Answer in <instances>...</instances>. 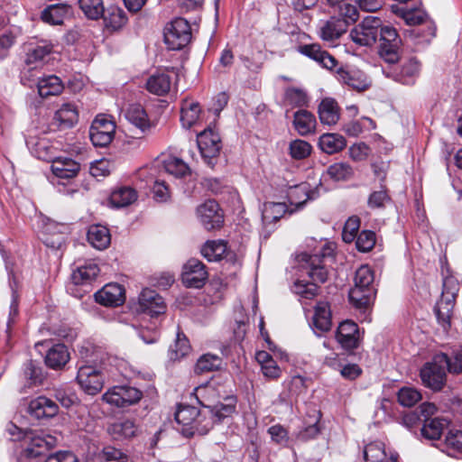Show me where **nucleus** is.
<instances>
[{
    "label": "nucleus",
    "instance_id": "473e14b6",
    "mask_svg": "<svg viewBox=\"0 0 462 462\" xmlns=\"http://www.w3.org/2000/svg\"><path fill=\"white\" fill-rule=\"evenodd\" d=\"M423 425L420 432L423 438L427 439H439L445 429L449 425V421L445 418L435 417L422 421Z\"/></svg>",
    "mask_w": 462,
    "mask_h": 462
},
{
    "label": "nucleus",
    "instance_id": "0e129e2a",
    "mask_svg": "<svg viewBox=\"0 0 462 462\" xmlns=\"http://www.w3.org/2000/svg\"><path fill=\"white\" fill-rule=\"evenodd\" d=\"M190 349L188 338L182 333L177 334V339L174 346H171V350L174 353L175 358H180L186 356Z\"/></svg>",
    "mask_w": 462,
    "mask_h": 462
},
{
    "label": "nucleus",
    "instance_id": "603ef678",
    "mask_svg": "<svg viewBox=\"0 0 462 462\" xmlns=\"http://www.w3.org/2000/svg\"><path fill=\"white\" fill-rule=\"evenodd\" d=\"M311 145L300 139H296L290 143L289 153L294 160H303L311 152Z\"/></svg>",
    "mask_w": 462,
    "mask_h": 462
},
{
    "label": "nucleus",
    "instance_id": "de8ad7c7",
    "mask_svg": "<svg viewBox=\"0 0 462 462\" xmlns=\"http://www.w3.org/2000/svg\"><path fill=\"white\" fill-rule=\"evenodd\" d=\"M387 457L384 444L380 441L371 442L365 447L364 458L365 462H382Z\"/></svg>",
    "mask_w": 462,
    "mask_h": 462
},
{
    "label": "nucleus",
    "instance_id": "864d4df0",
    "mask_svg": "<svg viewBox=\"0 0 462 462\" xmlns=\"http://www.w3.org/2000/svg\"><path fill=\"white\" fill-rule=\"evenodd\" d=\"M398 402L404 407H411L415 405L420 399V393L412 387H402L399 390Z\"/></svg>",
    "mask_w": 462,
    "mask_h": 462
},
{
    "label": "nucleus",
    "instance_id": "6e6552de",
    "mask_svg": "<svg viewBox=\"0 0 462 462\" xmlns=\"http://www.w3.org/2000/svg\"><path fill=\"white\" fill-rule=\"evenodd\" d=\"M196 217L204 228L220 229L224 226V211L214 199H207L196 208Z\"/></svg>",
    "mask_w": 462,
    "mask_h": 462
},
{
    "label": "nucleus",
    "instance_id": "9d476101",
    "mask_svg": "<svg viewBox=\"0 0 462 462\" xmlns=\"http://www.w3.org/2000/svg\"><path fill=\"white\" fill-rule=\"evenodd\" d=\"M142 397V392L135 387L117 385L106 391L102 399L111 405L123 408L135 404Z\"/></svg>",
    "mask_w": 462,
    "mask_h": 462
},
{
    "label": "nucleus",
    "instance_id": "f8f14e48",
    "mask_svg": "<svg viewBox=\"0 0 462 462\" xmlns=\"http://www.w3.org/2000/svg\"><path fill=\"white\" fill-rule=\"evenodd\" d=\"M77 382L80 388L89 395L98 393L104 385V376L92 365H82L79 368Z\"/></svg>",
    "mask_w": 462,
    "mask_h": 462
},
{
    "label": "nucleus",
    "instance_id": "4d7b16f0",
    "mask_svg": "<svg viewBox=\"0 0 462 462\" xmlns=\"http://www.w3.org/2000/svg\"><path fill=\"white\" fill-rule=\"evenodd\" d=\"M285 99L290 105L299 107L307 106L309 102L307 93L298 88H289L286 89Z\"/></svg>",
    "mask_w": 462,
    "mask_h": 462
},
{
    "label": "nucleus",
    "instance_id": "7c9ffc66",
    "mask_svg": "<svg viewBox=\"0 0 462 462\" xmlns=\"http://www.w3.org/2000/svg\"><path fill=\"white\" fill-rule=\"evenodd\" d=\"M319 147L327 154L341 152L346 146L345 137L339 134H323L319 138Z\"/></svg>",
    "mask_w": 462,
    "mask_h": 462
},
{
    "label": "nucleus",
    "instance_id": "aec40b11",
    "mask_svg": "<svg viewBox=\"0 0 462 462\" xmlns=\"http://www.w3.org/2000/svg\"><path fill=\"white\" fill-rule=\"evenodd\" d=\"M347 30V23L337 17H331L322 22L319 26V36L323 41L333 42Z\"/></svg>",
    "mask_w": 462,
    "mask_h": 462
},
{
    "label": "nucleus",
    "instance_id": "f3484780",
    "mask_svg": "<svg viewBox=\"0 0 462 462\" xmlns=\"http://www.w3.org/2000/svg\"><path fill=\"white\" fill-rule=\"evenodd\" d=\"M336 338L345 349L356 348L359 342V329L352 320L341 322L337 328Z\"/></svg>",
    "mask_w": 462,
    "mask_h": 462
},
{
    "label": "nucleus",
    "instance_id": "39448f33",
    "mask_svg": "<svg viewBox=\"0 0 462 462\" xmlns=\"http://www.w3.org/2000/svg\"><path fill=\"white\" fill-rule=\"evenodd\" d=\"M191 40V29L184 18H175L164 29V42L171 50H180Z\"/></svg>",
    "mask_w": 462,
    "mask_h": 462
},
{
    "label": "nucleus",
    "instance_id": "052dcab7",
    "mask_svg": "<svg viewBox=\"0 0 462 462\" xmlns=\"http://www.w3.org/2000/svg\"><path fill=\"white\" fill-rule=\"evenodd\" d=\"M88 244L97 249L104 250L111 243L110 233H86Z\"/></svg>",
    "mask_w": 462,
    "mask_h": 462
},
{
    "label": "nucleus",
    "instance_id": "f704fd0d",
    "mask_svg": "<svg viewBox=\"0 0 462 462\" xmlns=\"http://www.w3.org/2000/svg\"><path fill=\"white\" fill-rule=\"evenodd\" d=\"M199 104L193 100L186 99L182 102L180 109V122L185 128H190L199 119L200 116Z\"/></svg>",
    "mask_w": 462,
    "mask_h": 462
},
{
    "label": "nucleus",
    "instance_id": "bb28decb",
    "mask_svg": "<svg viewBox=\"0 0 462 462\" xmlns=\"http://www.w3.org/2000/svg\"><path fill=\"white\" fill-rule=\"evenodd\" d=\"M171 87V76L170 71H162L152 74L146 82V89L154 95L163 96L167 94Z\"/></svg>",
    "mask_w": 462,
    "mask_h": 462
},
{
    "label": "nucleus",
    "instance_id": "2f4dec72",
    "mask_svg": "<svg viewBox=\"0 0 462 462\" xmlns=\"http://www.w3.org/2000/svg\"><path fill=\"white\" fill-rule=\"evenodd\" d=\"M236 400L234 396L225 398L224 402H218L213 406H209L206 410V415L209 414L210 419L215 421H222L226 418H229L236 411Z\"/></svg>",
    "mask_w": 462,
    "mask_h": 462
},
{
    "label": "nucleus",
    "instance_id": "680f3d73",
    "mask_svg": "<svg viewBox=\"0 0 462 462\" xmlns=\"http://www.w3.org/2000/svg\"><path fill=\"white\" fill-rule=\"evenodd\" d=\"M342 19L347 23V26L349 23H355L358 18V11L356 7L349 3H343L336 11Z\"/></svg>",
    "mask_w": 462,
    "mask_h": 462
},
{
    "label": "nucleus",
    "instance_id": "e2e57ef3",
    "mask_svg": "<svg viewBox=\"0 0 462 462\" xmlns=\"http://www.w3.org/2000/svg\"><path fill=\"white\" fill-rule=\"evenodd\" d=\"M375 242V233H358L356 245L358 251L368 252L374 246Z\"/></svg>",
    "mask_w": 462,
    "mask_h": 462
},
{
    "label": "nucleus",
    "instance_id": "8fccbe9b",
    "mask_svg": "<svg viewBox=\"0 0 462 462\" xmlns=\"http://www.w3.org/2000/svg\"><path fill=\"white\" fill-rule=\"evenodd\" d=\"M444 448L449 456H455L456 453L462 452V431L451 430L448 432Z\"/></svg>",
    "mask_w": 462,
    "mask_h": 462
},
{
    "label": "nucleus",
    "instance_id": "774afa93",
    "mask_svg": "<svg viewBox=\"0 0 462 462\" xmlns=\"http://www.w3.org/2000/svg\"><path fill=\"white\" fill-rule=\"evenodd\" d=\"M103 461L104 462H126L127 457L120 449L106 447L103 450Z\"/></svg>",
    "mask_w": 462,
    "mask_h": 462
},
{
    "label": "nucleus",
    "instance_id": "c03bdc74",
    "mask_svg": "<svg viewBox=\"0 0 462 462\" xmlns=\"http://www.w3.org/2000/svg\"><path fill=\"white\" fill-rule=\"evenodd\" d=\"M226 251V244L223 240L208 241L201 248L202 255L209 262L218 261Z\"/></svg>",
    "mask_w": 462,
    "mask_h": 462
},
{
    "label": "nucleus",
    "instance_id": "e433bc0d",
    "mask_svg": "<svg viewBox=\"0 0 462 462\" xmlns=\"http://www.w3.org/2000/svg\"><path fill=\"white\" fill-rule=\"evenodd\" d=\"M38 93L42 97L56 96L61 93L63 86L60 78L54 75L42 78L37 82Z\"/></svg>",
    "mask_w": 462,
    "mask_h": 462
},
{
    "label": "nucleus",
    "instance_id": "79ce46f5",
    "mask_svg": "<svg viewBox=\"0 0 462 462\" xmlns=\"http://www.w3.org/2000/svg\"><path fill=\"white\" fill-rule=\"evenodd\" d=\"M287 211L284 203L267 202L264 203L262 218L265 224H271L282 218Z\"/></svg>",
    "mask_w": 462,
    "mask_h": 462
},
{
    "label": "nucleus",
    "instance_id": "49530a36",
    "mask_svg": "<svg viewBox=\"0 0 462 462\" xmlns=\"http://www.w3.org/2000/svg\"><path fill=\"white\" fill-rule=\"evenodd\" d=\"M79 5L83 14L91 20L101 18L104 14L103 0H79Z\"/></svg>",
    "mask_w": 462,
    "mask_h": 462
},
{
    "label": "nucleus",
    "instance_id": "58836bf2",
    "mask_svg": "<svg viewBox=\"0 0 462 462\" xmlns=\"http://www.w3.org/2000/svg\"><path fill=\"white\" fill-rule=\"evenodd\" d=\"M420 63L413 59L405 62L399 74L393 76V79L403 85H412L415 82V78L420 72Z\"/></svg>",
    "mask_w": 462,
    "mask_h": 462
},
{
    "label": "nucleus",
    "instance_id": "ea45409f",
    "mask_svg": "<svg viewBox=\"0 0 462 462\" xmlns=\"http://www.w3.org/2000/svg\"><path fill=\"white\" fill-rule=\"evenodd\" d=\"M193 395L198 402L207 410L210 406V402L218 397L219 394L216 393L214 382H208L196 387Z\"/></svg>",
    "mask_w": 462,
    "mask_h": 462
},
{
    "label": "nucleus",
    "instance_id": "37998d69",
    "mask_svg": "<svg viewBox=\"0 0 462 462\" xmlns=\"http://www.w3.org/2000/svg\"><path fill=\"white\" fill-rule=\"evenodd\" d=\"M137 426L134 421L129 419L114 422L109 427V432L116 438H131L135 435Z\"/></svg>",
    "mask_w": 462,
    "mask_h": 462
},
{
    "label": "nucleus",
    "instance_id": "c756f323",
    "mask_svg": "<svg viewBox=\"0 0 462 462\" xmlns=\"http://www.w3.org/2000/svg\"><path fill=\"white\" fill-rule=\"evenodd\" d=\"M69 360V353L64 344H56L49 348L45 363L47 366L52 369L62 368Z\"/></svg>",
    "mask_w": 462,
    "mask_h": 462
},
{
    "label": "nucleus",
    "instance_id": "4468645a",
    "mask_svg": "<svg viewBox=\"0 0 462 462\" xmlns=\"http://www.w3.org/2000/svg\"><path fill=\"white\" fill-rule=\"evenodd\" d=\"M116 125L106 117H97L89 129V137L95 146L105 147L114 139Z\"/></svg>",
    "mask_w": 462,
    "mask_h": 462
},
{
    "label": "nucleus",
    "instance_id": "0eeeda50",
    "mask_svg": "<svg viewBox=\"0 0 462 462\" xmlns=\"http://www.w3.org/2000/svg\"><path fill=\"white\" fill-rule=\"evenodd\" d=\"M197 143L204 162L213 167L222 148L219 134L208 127L198 134Z\"/></svg>",
    "mask_w": 462,
    "mask_h": 462
},
{
    "label": "nucleus",
    "instance_id": "5701e85b",
    "mask_svg": "<svg viewBox=\"0 0 462 462\" xmlns=\"http://www.w3.org/2000/svg\"><path fill=\"white\" fill-rule=\"evenodd\" d=\"M293 126L301 136H306L315 132L317 121L315 116L305 109H300L293 115Z\"/></svg>",
    "mask_w": 462,
    "mask_h": 462
},
{
    "label": "nucleus",
    "instance_id": "b1692460",
    "mask_svg": "<svg viewBox=\"0 0 462 462\" xmlns=\"http://www.w3.org/2000/svg\"><path fill=\"white\" fill-rule=\"evenodd\" d=\"M100 273L98 265L93 261H87L77 265L71 274L75 284H88L94 281Z\"/></svg>",
    "mask_w": 462,
    "mask_h": 462
},
{
    "label": "nucleus",
    "instance_id": "338daca9",
    "mask_svg": "<svg viewBox=\"0 0 462 462\" xmlns=\"http://www.w3.org/2000/svg\"><path fill=\"white\" fill-rule=\"evenodd\" d=\"M380 42L385 43H401V39L397 33V31L390 25L380 26Z\"/></svg>",
    "mask_w": 462,
    "mask_h": 462
},
{
    "label": "nucleus",
    "instance_id": "20e7f679",
    "mask_svg": "<svg viewBox=\"0 0 462 462\" xmlns=\"http://www.w3.org/2000/svg\"><path fill=\"white\" fill-rule=\"evenodd\" d=\"M447 354L440 353L436 355L431 362L422 366L420 375L424 386L433 391H440L443 388L447 380Z\"/></svg>",
    "mask_w": 462,
    "mask_h": 462
},
{
    "label": "nucleus",
    "instance_id": "a211bd4d",
    "mask_svg": "<svg viewBox=\"0 0 462 462\" xmlns=\"http://www.w3.org/2000/svg\"><path fill=\"white\" fill-rule=\"evenodd\" d=\"M299 51L328 69H332L337 65L336 59L317 43L301 45Z\"/></svg>",
    "mask_w": 462,
    "mask_h": 462
},
{
    "label": "nucleus",
    "instance_id": "9b49d317",
    "mask_svg": "<svg viewBox=\"0 0 462 462\" xmlns=\"http://www.w3.org/2000/svg\"><path fill=\"white\" fill-rule=\"evenodd\" d=\"M133 310L138 313L157 316L165 312L166 305L161 295L151 289H143L133 304Z\"/></svg>",
    "mask_w": 462,
    "mask_h": 462
},
{
    "label": "nucleus",
    "instance_id": "6ab92c4d",
    "mask_svg": "<svg viewBox=\"0 0 462 462\" xmlns=\"http://www.w3.org/2000/svg\"><path fill=\"white\" fill-rule=\"evenodd\" d=\"M28 410L35 418L42 419L54 417L59 411V407L54 401L39 396L30 402Z\"/></svg>",
    "mask_w": 462,
    "mask_h": 462
},
{
    "label": "nucleus",
    "instance_id": "4be33fe9",
    "mask_svg": "<svg viewBox=\"0 0 462 462\" xmlns=\"http://www.w3.org/2000/svg\"><path fill=\"white\" fill-rule=\"evenodd\" d=\"M24 440L28 441L25 452L32 457L44 455L52 447L53 442V439L50 436L46 439L32 432L26 433Z\"/></svg>",
    "mask_w": 462,
    "mask_h": 462
},
{
    "label": "nucleus",
    "instance_id": "bf43d9fd",
    "mask_svg": "<svg viewBox=\"0 0 462 462\" xmlns=\"http://www.w3.org/2000/svg\"><path fill=\"white\" fill-rule=\"evenodd\" d=\"M368 124L372 128H374V123L372 119L368 117H362L361 120L351 121L347 124H345L343 126V131L349 136H358L364 130V128L367 127L365 124Z\"/></svg>",
    "mask_w": 462,
    "mask_h": 462
},
{
    "label": "nucleus",
    "instance_id": "09e8293b",
    "mask_svg": "<svg viewBox=\"0 0 462 462\" xmlns=\"http://www.w3.org/2000/svg\"><path fill=\"white\" fill-rule=\"evenodd\" d=\"M222 365L221 358L217 355L205 354L197 361L195 370L197 373H206L217 370Z\"/></svg>",
    "mask_w": 462,
    "mask_h": 462
},
{
    "label": "nucleus",
    "instance_id": "6e6d98bb",
    "mask_svg": "<svg viewBox=\"0 0 462 462\" xmlns=\"http://www.w3.org/2000/svg\"><path fill=\"white\" fill-rule=\"evenodd\" d=\"M309 187L307 184H300L290 189L288 198L291 204L301 207L310 199Z\"/></svg>",
    "mask_w": 462,
    "mask_h": 462
},
{
    "label": "nucleus",
    "instance_id": "72a5a7b5",
    "mask_svg": "<svg viewBox=\"0 0 462 462\" xmlns=\"http://www.w3.org/2000/svg\"><path fill=\"white\" fill-rule=\"evenodd\" d=\"M125 118L141 133H144L150 128L151 125L147 114L141 105H131L125 112Z\"/></svg>",
    "mask_w": 462,
    "mask_h": 462
},
{
    "label": "nucleus",
    "instance_id": "c9c22d12",
    "mask_svg": "<svg viewBox=\"0 0 462 462\" xmlns=\"http://www.w3.org/2000/svg\"><path fill=\"white\" fill-rule=\"evenodd\" d=\"M137 199L136 191L130 187H121L114 190L109 198V202L113 208H125L131 205Z\"/></svg>",
    "mask_w": 462,
    "mask_h": 462
},
{
    "label": "nucleus",
    "instance_id": "ddd939ff",
    "mask_svg": "<svg viewBox=\"0 0 462 462\" xmlns=\"http://www.w3.org/2000/svg\"><path fill=\"white\" fill-rule=\"evenodd\" d=\"M208 277L206 265L198 259L188 260L182 267L181 280L186 287L201 288Z\"/></svg>",
    "mask_w": 462,
    "mask_h": 462
},
{
    "label": "nucleus",
    "instance_id": "a18cd8bd",
    "mask_svg": "<svg viewBox=\"0 0 462 462\" xmlns=\"http://www.w3.org/2000/svg\"><path fill=\"white\" fill-rule=\"evenodd\" d=\"M165 171L176 178H182L189 173V167L187 163L177 157L170 156L163 162Z\"/></svg>",
    "mask_w": 462,
    "mask_h": 462
},
{
    "label": "nucleus",
    "instance_id": "13d9d810",
    "mask_svg": "<svg viewBox=\"0 0 462 462\" xmlns=\"http://www.w3.org/2000/svg\"><path fill=\"white\" fill-rule=\"evenodd\" d=\"M404 19L409 25H417L424 23L428 15L422 10L419 9H401L395 11Z\"/></svg>",
    "mask_w": 462,
    "mask_h": 462
},
{
    "label": "nucleus",
    "instance_id": "3c124183",
    "mask_svg": "<svg viewBox=\"0 0 462 462\" xmlns=\"http://www.w3.org/2000/svg\"><path fill=\"white\" fill-rule=\"evenodd\" d=\"M328 175L334 180H346L354 175L352 167L346 162H337L327 170Z\"/></svg>",
    "mask_w": 462,
    "mask_h": 462
},
{
    "label": "nucleus",
    "instance_id": "dca6fc26",
    "mask_svg": "<svg viewBox=\"0 0 462 462\" xmlns=\"http://www.w3.org/2000/svg\"><path fill=\"white\" fill-rule=\"evenodd\" d=\"M97 303L106 307H116L125 302V289L118 283L106 284L94 294Z\"/></svg>",
    "mask_w": 462,
    "mask_h": 462
},
{
    "label": "nucleus",
    "instance_id": "1a4fd4ad",
    "mask_svg": "<svg viewBox=\"0 0 462 462\" xmlns=\"http://www.w3.org/2000/svg\"><path fill=\"white\" fill-rule=\"evenodd\" d=\"M175 420L179 424L189 427L199 433L208 432L212 426L209 421L202 423L206 420V410L201 411L191 405L180 406L175 413Z\"/></svg>",
    "mask_w": 462,
    "mask_h": 462
},
{
    "label": "nucleus",
    "instance_id": "4c0bfd02",
    "mask_svg": "<svg viewBox=\"0 0 462 462\" xmlns=\"http://www.w3.org/2000/svg\"><path fill=\"white\" fill-rule=\"evenodd\" d=\"M69 11V6L64 4L51 5L42 13L43 22L50 24H61Z\"/></svg>",
    "mask_w": 462,
    "mask_h": 462
},
{
    "label": "nucleus",
    "instance_id": "a19ab883",
    "mask_svg": "<svg viewBox=\"0 0 462 462\" xmlns=\"http://www.w3.org/2000/svg\"><path fill=\"white\" fill-rule=\"evenodd\" d=\"M78 110L73 104H63L55 113V119L64 127H71L78 122Z\"/></svg>",
    "mask_w": 462,
    "mask_h": 462
},
{
    "label": "nucleus",
    "instance_id": "412c9836",
    "mask_svg": "<svg viewBox=\"0 0 462 462\" xmlns=\"http://www.w3.org/2000/svg\"><path fill=\"white\" fill-rule=\"evenodd\" d=\"M51 51L52 44L46 41L29 43L26 49L25 62L27 65H33V68H37L42 64L45 58L51 54Z\"/></svg>",
    "mask_w": 462,
    "mask_h": 462
},
{
    "label": "nucleus",
    "instance_id": "2eb2a0df",
    "mask_svg": "<svg viewBox=\"0 0 462 462\" xmlns=\"http://www.w3.org/2000/svg\"><path fill=\"white\" fill-rule=\"evenodd\" d=\"M337 75L341 83L358 92L365 91L371 86L367 76L356 69L340 68L337 71Z\"/></svg>",
    "mask_w": 462,
    "mask_h": 462
},
{
    "label": "nucleus",
    "instance_id": "69168bd1",
    "mask_svg": "<svg viewBox=\"0 0 462 462\" xmlns=\"http://www.w3.org/2000/svg\"><path fill=\"white\" fill-rule=\"evenodd\" d=\"M445 368L449 373L459 374L462 372V351H454L451 356L447 355Z\"/></svg>",
    "mask_w": 462,
    "mask_h": 462
},
{
    "label": "nucleus",
    "instance_id": "7ed1b4c3",
    "mask_svg": "<svg viewBox=\"0 0 462 462\" xmlns=\"http://www.w3.org/2000/svg\"><path fill=\"white\" fill-rule=\"evenodd\" d=\"M457 291V280L453 276L444 277L442 293L435 307V313L439 323L445 329L450 327V318Z\"/></svg>",
    "mask_w": 462,
    "mask_h": 462
},
{
    "label": "nucleus",
    "instance_id": "f257e3e1",
    "mask_svg": "<svg viewBox=\"0 0 462 462\" xmlns=\"http://www.w3.org/2000/svg\"><path fill=\"white\" fill-rule=\"evenodd\" d=\"M334 245L323 243L319 253L310 254L301 253L297 256V261L301 269L305 270L312 282L296 281L293 285L294 292L300 299L311 300L318 295L316 282H325L328 279V270L323 264V259L332 254Z\"/></svg>",
    "mask_w": 462,
    "mask_h": 462
},
{
    "label": "nucleus",
    "instance_id": "cd10ccee",
    "mask_svg": "<svg viewBox=\"0 0 462 462\" xmlns=\"http://www.w3.org/2000/svg\"><path fill=\"white\" fill-rule=\"evenodd\" d=\"M312 324L316 333H323L330 329L332 325L331 311L328 302L319 301L317 303Z\"/></svg>",
    "mask_w": 462,
    "mask_h": 462
},
{
    "label": "nucleus",
    "instance_id": "f03ea898",
    "mask_svg": "<svg viewBox=\"0 0 462 462\" xmlns=\"http://www.w3.org/2000/svg\"><path fill=\"white\" fill-rule=\"evenodd\" d=\"M374 273L368 265L360 266L355 274L354 287L349 291V300L356 309H365L375 297Z\"/></svg>",
    "mask_w": 462,
    "mask_h": 462
},
{
    "label": "nucleus",
    "instance_id": "423d86ee",
    "mask_svg": "<svg viewBox=\"0 0 462 462\" xmlns=\"http://www.w3.org/2000/svg\"><path fill=\"white\" fill-rule=\"evenodd\" d=\"M381 25L382 20L379 17L368 15L351 30L350 37L354 42L361 46H371L379 37Z\"/></svg>",
    "mask_w": 462,
    "mask_h": 462
},
{
    "label": "nucleus",
    "instance_id": "a878e982",
    "mask_svg": "<svg viewBox=\"0 0 462 462\" xmlns=\"http://www.w3.org/2000/svg\"><path fill=\"white\" fill-rule=\"evenodd\" d=\"M319 117L323 125H334L339 118V106L337 101L330 97L322 99L318 108Z\"/></svg>",
    "mask_w": 462,
    "mask_h": 462
},
{
    "label": "nucleus",
    "instance_id": "5fc2aeb1",
    "mask_svg": "<svg viewBox=\"0 0 462 462\" xmlns=\"http://www.w3.org/2000/svg\"><path fill=\"white\" fill-rule=\"evenodd\" d=\"M401 43L381 42L379 47L380 57L388 63H396L400 60L399 49Z\"/></svg>",
    "mask_w": 462,
    "mask_h": 462
},
{
    "label": "nucleus",
    "instance_id": "393cba45",
    "mask_svg": "<svg viewBox=\"0 0 462 462\" xmlns=\"http://www.w3.org/2000/svg\"><path fill=\"white\" fill-rule=\"evenodd\" d=\"M79 164L67 157H59L52 161L51 171L60 179L74 178L79 171Z\"/></svg>",
    "mask_w": 462,
    "mask_h": 462
},
{
    "label": "nucleus",
    "instance_id": "c85d7f7f",
    "mask_svg": "<svg viewBox=\"0 0 462 462\" xmlns=\"http://www.w3.org/2000/svg\"><path fill=\"white\" fill-rule=\"evenodd\" d=\"M106 29L116 31L121 29L127 23V17L123 9L116 5H110L104 8V14L101 15Z\"/></svg>",
    "mask_w": 462,
    "mask_h": 462
}]
</instances>
